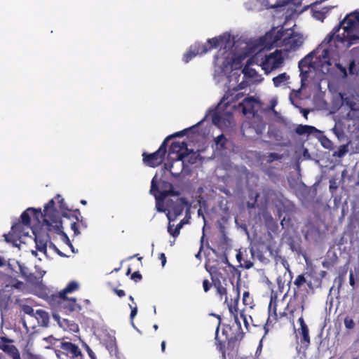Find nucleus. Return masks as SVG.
<instances>
[{"instance_id": "6e6552de", "label": "nucleus", "mask_w": 359, "mask_h": 359, "mask_svg": "<svg viewBox=\"0 0 359 359\" xmlns=\"http://www.w3.org/2000/svg\"><path fill=\"white\" fill-rule=\"evenodd\" d=\"M285 36V30L283 27L280 29L273 27L263 36L259 38V45L262 49L271 50L273 47H281L280 41Z\"/></svg>"}, {"instance_id": "09e8293b", "label": "nucleus", "mask_w": 359, "mask_h": 359, "mask_svg": "<svg viewBox=\"0 0 359 359\" xmlns=\"http://www.w3.org/2000/svg\"><path fill=\"white\" fill-rule=\"evenodd\" d=\"M355 60H353L348 64L349 74H355Z\"/></svg>"}, {"instance_id": "f257e3e1", "label": "nucleus", "mask_w": 359, "mask_h": 359, "mask_svg": "<svg viewBox=\"0 0 359 359\" xmlns=\"http://www.w3.org/2000/svg\"><path fill=\"white\" fill-rule=\"evenodd\" d=\"M233 290L236 291V296L226 304L230 313L233 316L234 324L223 325L222 336L219 335L220 321H219L215 333V346L216 349L221 353V359H226L227 356L233 355L238 351L241 341L244 337L245 333L243 331L241 322L238 318V304L240 299L239 287L236 286Z\"/></svg>"}, {"instance_id": "f704fd0d", "label": "nucleus", "mask_w": 359, "mask_h": 359, "mask_svg": "<svg viewBox=\"0 0 359 359\" xmlns=\"http://www.w3.org/2000/svg\"><path fill=\"white\" fill-rule=\"evenodd\" d=\"M294 0H276L274 4H268L269 8H278L286 6L289 4L294 3Z\"/></svg>"}, {"instance_id": "864d4df0", "label": "nucleus", "mask_w": 359, "mask_h": 359, "mask_svg": "<svg viewBox=\"0 0 359 359\" xmlns=\"http://www.w3.org/2000/svg\"><path fill=\"white\" fill-rule=\"evenodd\" d=\"M113 291L114 292V293H116V294L118 297H119L121 298L126 296V292L123 290H119V289H117V288H114Z\"/></svg>"}, {"instance_id": "6e6d98bb", "label": "nucleus", "mask_w": 359, "mask_h": 359, "mask_svg": "<svg viewBox=\"0 0 359 359\" xmlns=\"http://www.w3.org/2000/svg\"><path fill=\"white\" fill-rule=\"evenodd\" d=\"M23 311L25 313L33 316L34 315V309L32 307L29 306H25L23 309Z\"/></svg>"}, {"instance_id": "13d9d810", "label": "nucleus", "mask_w": 359, "mask_h": 359, "mask_svg": "<svg viewBox=\"0 0 359 359\" xmlns=\"http://www.w3.org/2000/svg\"><path fill=\"white\" fill-rule=\"evenodd\" d=\"M349 284L352 287H355V281L353 273L352 271L349 273Z\"/></svg>"}, {"instance_id": "f3484780", "label": "nucleus", "mask_w": 359, "mask_h": 359, "mask_svg": "<svg viewBox=\"0 0 359 359\" xmlns=\"http://www.w3.org/2000/svg\"><path fill=\"white\" fill-rule=\"evenodd\" d=\"M53 318L57 322L60 327H62L65 330H69L70 332L79 331V326L74 321L62 318L60 314L57 313H53Z\"/></svg>"}, {"instance_id": "412c9836", "label": "nucleus", "mask_w": 359, "mask_h": 359, "mask_svg": "<svg viewBox=\"0 0 359 359\" xmlns=\"http://www.w3.org/2000/svg\"><path fill=\"white\" fill-rule=\"evenodd\" d=\"M212 280H213V286L216 289L217 294L219 296L220 300H224V302H227L229 298L227 296L226 288L222 285L221 281L218 278L215 279L212 277Z\"/></svg>"}, {"instance_id": "4c0bfd02", "label": "nucleus", "mask_w": 359, "mask_h": 359, "mask_svg": "<svg viewBox=\"0 0 359 359\" xmlns=\"http://www.w3.org/2000/svg\"><path fill=\"white\" fill-rule=\"evenodd\" d=\"M181 228V225H178L175 228H174L173 225L169 224L168 226V231L172 235L173 237H176L180 234V229Z\"/></svg>"}, {"instance_id": "a211bd4d", "label": "nucleus", "mask_w": 359, "mask_h": 359, "mask_svg": "<svg viewBox=\"0 0 359 359\" xmlns=\"http://www.w3.org/2000/svg\"><path fill=\"white\" fill-rule=\"evenodd\" d=\"M257 101L256 99L253 97H249L245 98L243 102L240 104V107L242 108V111L243 114L248 115L252 114L255 115L256 112L255 109V104Z\"/></svg>"}, {"instance_id": "338daca9", "label": "nucleus", "mask_w": 359, "mask_h": 359, "mask_svg": "<svg viewBox=\"0 0 359 359\" xmlns=\"http://www.w3.org/2000/svg\"><path fill=\"white\" fill-rule=\"evenodd\" d=\"M236 259L240 263H241L242 255L241 252L236 255Z\"/></svg>"}, {"instance_id": "b1692460", "label": "nucleus", "mask_w": 359, "mask_h": 359, "mask_svg": "<svg viewBox=\"0 0 359 359\" xmlns=\"http://www.w3.org/2000/svg\"><path fill=\"white\" fill-rule=\"evenodd\" d=\"M316 130L314 126H306V125H298L295 128V133L299 135H303L305 134H311Z\"/></svg>"}, {"instance_id": "58836bf2", "label": "nucleus", "mask_w": 359, "mask_h": 359, "mask_svg": "<svg viewBox=\"0 0 359 359\" xmlns=\"http://www.w3.org/2000/svg\"><path fill=\"white\" fill-rule=\"evenodd\" d=\"M168 196V190L160 191L157 196H156V201H157V205L158 202H163L166 197Z\"/></svg>"}, {"instance_id": "e433bc0d", "label": "nucleus", "mask_w": 359, "mask_h": 359, "mask_svg": "<svg viewBox=\"0 0 359 359\" xmlns=\"http://www.w3.org/2000/svg\"><path fill=\"white\" fill-rule=\"evenodd\" d=\"M344 324L346 330H353L355 327V323L353 319L347 316L344 320Z\"/></svg>"}, {"instance_id": "c756f323", "label": "nucleus", "mask_w": 359, "mask_h": 359, "mask_svg": "<svg viewBox=\"0 0 359 359\" xmlns=\"http://www.w3.org/2000/svg\"><path fill=\"white\" fill-rule=\"evenodd\" d=\"M79 288V285L75 281L69 282L67 285L59 293L67 295V293L72 292Z\"/></svg>"}, {"instance_id": "49530a36", "label": "nucleus", "mask_w": 359, "mask_h": 359, "mask_svg": "<svg viewBox=\"0 0 359 359\" xmlns=\"http://www.w3.org/2000/svg\"><path fill=\"white\" fill-rule=\"evenodd\" d=\"M130 278L135 283H137L142 280V276L139 271H135L131 274Z\"/></svg>"}, {"instance_id": "9d476101", "label": "nucleus", "mask_w": 359, "mask_h": 359, "mask_svg": "<svg viewBox=\"0 0 359 359\" xmlns=\"http://www.w3.org/2000/svg\"><path fill=\"white\" fill-rule=\"evenodd\" d=\"M283 61L282 50H276L273 53L265 56L262 62V66L265 71H272L280 67Z\"/></svg>"}, {"instance_id": "774afa93", "label": "nucleus", "mask_w": 359, "mask_h": 359, "mask_svg": "<svg viewBox=\"0 0 359 359\" xmlns=\"http://www.w3.org/2000/svg\"><path fill=\"white\" fill-rule=\"evenodd\" d=\"M49 247L52 249H53L54 250H56L57 248L56 247V245L53 243L52 242H49Z\"/></svg>"}, {"instance_id": "a18cd8bd", "label": "nucleus", "mask_w": 359, "mask_h": 359, "mask_svg": "<svg viewBox=\"0 0 359 359\" xmlns=\"http://www.w3.org/2000/svg\"><path fill=\"white\" fill-rule=\"evenodd\" d=\"M213 285V282L210 283L208 279H205L203 281V287L205 292H207L210 290L211 287Z\"/></svg>"}, {"instance_id": "4be33fe9", "label": "nucleus", "mask_w": 359, "mask_h": 359, "mask_svg": "<svg viewBox=\"0 0 359 359\" xmlns=\"http://www.w3.org/2000/svg\"><path fill=\"white\" fill-rule=\"evenodd\" d=\"M298 334L300 336L301 348L306 349L310 344V337L309 328H303L298 330Z\"/></svg>"}, {"instance_id": "de8ad7c7", "label": "nucleus", "mask_w": 359, "mask_h": 359, "mask_svg": "<svg viewBox=\"0 0 359 359\" xmlns=\"http://www.w3.org/2000/svg\"><path fill=\"white\" fill-rule=\"evenodd\" d=\"M130 306V308L131 309V312H130V318L131 320V323L132 325L134 326V323H133V319L135 318V316L137 315V306H134L133 307L131 305H129Z\"/></svg>"}, {"instance_id": "39448f33", "label": "nucleus", "mask_w": 359, "mask_h": 359, "mask_svg": "<svg viewBox=\"0 0 359 359\" xmlns=\"http://www.w3.org/2000/svg\"><path fill=\"white\" fill-rule=\"evenodd\" d=\"M231 96H232V94L229 95V93L226 92L217 107L210 110L212 123L219 128L226 126V123L228 124L231 123L233 119V113L231 111L226 112L224 107H228L231 102L239 100L243 96V93H238L235 97L232 98H230Z\"/></svg>"}, {"instance_id": "c85d7f7f", "label": "nucleus", "mask_w": 359, "mask_h": 359, "mask_svg": "<svg viewBox=\"0 0 359 359\" xmlns=\"http://www.w3.org/2000/svg\"><path fill=\"white\" fill-rule=\"evenodd\" d=\"M25 226H26L25 224H23L22 223H21L20 220H18V222H15L12 225L11 229L13 231H15V233H16L18 236H20L21 237L22 236H24L26 234L24 232Z\"/></svg>"}, {"instance_id": "72a5a7b5", "label": "nucleus", "mask_w": 359, "mask_h": 359, "mask_svg": "<svg viewBox=\"0 0 359 359\" xmlns=\"http://www.w3.org/2000/svg\"><path fill=\"white\" fill-rule=\"evenodd\" d=\"M226 142L227 139L224 134H221L215 138V143L221 149L226 148Z\"/></svg>"}, {"instance_id": "603ef678", "label": "nucleus", "mask_w": 359, "mask_h": 359, "mask_svg": "<svg viewBox=\"0 0 359 359\" xmlns=\"http://www.w3.org/2000/svg\"><path fill=\"white\" fill-rule=\"evenodd\" d=\"M313 16L318 20H323L325 18V13L321 11H315L313 13Z\"/></svg>"}, {"instance_id": "9b49d317", "label": "nucleus", "mask_w": 359, "mask_h": 359, "mask_svg": "<svg viewBox=\"0 0 359 359\" xmlns=\"http://www.w3.org/2000/svg\"><path fill=\"white\" fill-rule=\"evenodd\" d=\"M303 42V37L300 34L292 32L290 36L282 39L280 46L285 47L284 50L289 52L296 50L302 45Z\"/></svg>"}, {"instance_id": "3c124183", "label": "nucleus", "mask_w": 359, "mask_h": 359, "mask_svg": "<svg viewBox=\"0 0 359 359\" xmlns=\"http://www.w3.org/2000/svg\"><path fill=\"white\" fill-rule=\"evenodd\" d=\"M241 266L249 269L253 266V262L250 260H244L243 264L241 263Z\"/></svg>"}, {"instance_id": "c03bdc74", "label": "nucleus", "mask_w": 359, "mask_h": 359, "mask_svg": "<svg viewBox=\"0 0 359 359\" xmlns=\"http://www.w3.org/2000/svg\"><path fill=\"white\" fill-rule=\"evenodd\" d=\"M282 158V155L278 153H270L268 156L269 161H273L277 160H280Z\"/></svg>"}, {"instance_id": "7ed1b4c3", "label": "nucleus", "mask_w": 359, "mask_h": 359, "mask_svg": "<svg viewBox=\"0 0 359 359\" xmlns=\"http://www.w3.org/2000/svg\"><path fill=\"white\" fill-rule=\"evenodd\" d=\"M310 276L308 273H302L298 275L294 280V287L293 288V294L290 297L289 302L287 304L285 311L290 315V319L294 321L296 315L303 314L304 310V303L306 294H302L300 292L302 287L306 285L309 292H313L316 287H320L321 285V280L316 278L314 283L311 280H308L307 277Z\"/></svg>"}, {"instance_id": "7c9ffc66", "label": "nucleus", "mask_w": 359, "mask_h": 359, "mask_svg": "<svg viewBox=\"0 0 359 359\" xmlns=\"http://www.w3.org/2000/svg\"><path fill=\"white\" fill-rule=\"evenodd\" d=\"M289 79V76L286 73H282L273 79V84L276 87L280 86L282 83Z\"/></svg>"}, {"instance_id": "a19ab883", "label": "nucleus", "mask_w": 359, "mask_h": 359, "mask_svg": "<svg viewBox=\"0 0 359 359\" xmlns=\"http://www.w3.org/2000/svg\"><path fill=\"white\" fill-rule=\"evenodd\" d=\"M37 314L43 319V323L47 324L48 322V313L44 311H37Z\"/></svg>"}, {"instance_id": "4d7b16f0", "label": "nucleus", "mask_w": 359, "mask_h": 359, "mask_svg": "<svg viewBox=\"0 0 359 359\" xmlns=\"http://www.w3.org/2000/svg\"><path fill=\"white\" fill-rule=\"evenodd\" d=\"M299 316H300V317L298 319V322H299V323L300 325V328L299 329H303V328L308 327L306 324L304 322V320L303 318L302 314L299 315Z\"/></svg>"}, {"instance_id": "e2e57ef3", "label": "nucleus", "mask_w": 359, "mask_h": 359, "mask_svg": "<svg viewBox=\"0 0 359 359\" xmlns=\"http://www.w3.org/2000/svg\"><path fill=\"white\" fill-rule=\"evenodd\" d=\"M55 251L57 253L58 255H60L62 257H67V255L62 252L58 248L55 250Z\"/></svg>"}, {"instance_id": "79ce46f5", "label": "nucleus", "mask_w": 359, "mask_h": 359, "mask_svg": "<svg viewBox=\"0 0 359 359\" xmlns=\"http://www.w3.org/2000/svg\"><path fill=\"white\" fill-rule=\"evenodd\" d=\"M336 67L337 68V69L341 72V74H342V76L344 78H346L347 76V71H346V68L345 67L343 66V65H341V63H336Z\"/></svg>"}, {"instance_id": "f8f14e48", "label": "nucleus", "mask_w": 359, "mask_h": 359, "mask_svg": "<svg viewBox=\"0 0 359 359\" xmlns=\"http://www.w3.org/2000/svg\"><path fill=\"white\" fill-rule=\"evenodd\" d=\"M33 234L34 235V242L36 250L46 255L48 243H49L50 240L49 233L41 229L39 231H33Z\"/></svg>"}, {"instance_id": "5701e85b", "label": "nucleus", "mask_w": 359, "mask_h": 359, "mask_svg": "<svg viewBox=\"0 0 359 359\" xmlns=\"http://www.w3.org/2000/svg\"><path fill=\"white\" fill-rule=\"evenodd\" d=\"M169 149L170 153H176L178 155L184 149L188 151L187 144L185 142L175 141L172 142Z\"/></svg>"}, {"instance_id": "2eb2a0df", "label": "nucleus", "mask_w": 359, "mask_h": 359, "mask_svg": "<svg viewBox=\"0 0 359 359\" xmlns=\"http://www.w3.org/2000/svg\"><path fill=\"white\" fill-rule=\"evenodd\" d=\"M208 51L206 43L196 42L191 45L189 50L184 54L183 60L184 62L187 63L195 56L206 53Z\"/></svg>"}, {"instance_id": "473e14b6", "label": "nucleus", "mask_w": 359, "mask_h": 359, "mask_svg": "<svg viewBox=\"0 0 359 359\" xmlns=\"http://www.w3.org/2000/svg\"><path fill=\"white\" fill-rule=\"evenodd\" d=\"M253 299L250 297L248 291L244 292L243 294V303L245 306H248L250 309L253 307Z\"/></svg>"}, {"instance_id": "8fccbe9b", "label": "nucleus", "mask_w": 359, "mask_h": 359, "mask_svg": "<svg viewBox=\"0 0 359 359\" xmlns=\"http://www.w3.org/2000/svg\"><path fill=\"white\" fill-rule=\"evenodd\" d=\"M86 350L89 357L91 359H97L95 353L93 351V350L87 344H86Z\"/></svg>"}, {"instance_id": "0e129e2a", "label": "nucleus", "mask_w": 359, "mask_h": 359, "mask_svg": "<svg viewBox=\"0 0 359 359\" xmlns=\"http://www.w3.org/2000/svg\"><path fill=\"white\" fill-rule=\"evenodd\" d=\"M55 251L57 253L58 255H60L62 257H67V255L62 252L58 248L55 250Z\"/></svg>"}, {"instance_id": "c9c22d12", "label": "nucleus", "mask_w": 359, "mask_h": 359, "mask_svg": "<svg viewBox=\"0 0 359 359\" xmlns=\"http://www.w3.org/2000/svg\"><path fill=\"white\" fill-rule=\"evenodd\" d=\"M159 191H160L158 190V186L157 182L156 180V177H154L151 180V188H150L149 192L151 195H153L156 198V196L158 195Z\"/></svg>"}, {"instance_id": "2f4dec72", "label": "nucleus", "mask_w": 359, "mask_h": 359, "mask_svg": "<svg viewBox=\"0 0 359 359\" xmlns=\"http://www.w3.org/2000/svg\"><path fill=\"white\" fill-rule=\"evenodd\" d=\"M22 355L25 359H44L41 355L34 354L31 352L29 348L28 347V344L25 346Z\"/></svg>"}, {"instance_id": "6ab92c4d", "label": "nucleus", "mask_w": 359, "mask_h": 359, "mask_svg": "<svg viewBox=\"0 0 359 359\" xmlns=\"http://www.w3.org/2000/svg\"><path fill=\"white\" fill-rule=\"evenodd\" d=\"M62 216L65 218L69 219L70 217H73L75 219V221H73L71 222L70 226L71 229L74 231V235H79L80 233V231L79 230V225L77 224V222H79V216H81V212L79 209H76L73 212L71 210H68L67 212H62Z\"/></svg>"}, {"instance_id": "bb28decb", "label": "nucleus", "mask_w": 359, "mask_h": 359, "mask_svg": "<svg viewBox=\"0 0 359 359\" xmlns=\"http://www.w3.org/2000/svg\"><path fill=\"white\" fill-rule=\"evenodd\" d=\"M4 236L5 241L7 243H12L13 245H14V246H18L17 242L21 238L16 233H15V231H13L12 229L11 230V231L8 233L4 234Z\"/></svg>"}, {"instance_id": "aec40b11", "label": "nucleus", "mask_w": 359, "mask_h": 359, "mask_svg": "<svg viewBox=\"0 0 359 359\" xmlns=\"http://www.w3.org/2000/svg\"><path fill=\"white\" fill-rule=\"evenodd\" d=\"M188 205V201L186 198L181 197L170 206V210L175 217L180 215L184 210V206Z\"/></svg>"}, {"instance_id": "680f3d73", "label": "nucleus", "mask_w": 359, "mask_h": 359, "mask_svg": "<svg viewBox=\"0 0 359 359\" xmlns=\"http://www.w3.org/2000/svg\"><path fill=\"white\" fill-rule=\"evenodd\" d=\"M240 315H241V317L243 320V323L245 324V327L248 329V323L247 318H246L245 315L244 314V311H241L240 313Z\"/></svg>"}, {"instance_id": "20e7f679", "label": "nucleus", "mask_w": 359, "mask_h": 359, "mask_svg": "<svg viewBox=\"0 0 359 359\" xmlns=\"http://www.w3.org/2000/svg\"><path fill=\"white\" fill-rule=\"evenodd\" d=\"M55 201L57 202L58 208L62 210L64 209V199L57 194L54 199H51L44 205V222L46 229L48 231H55L63 236L65 242L72 249L74 248L67 234L62 231V221L60 217V212L55 207Z\"/></svg>"}, {"instance_id": "052dcab7", "label": "nucleus", "mask_w": 359, "mask_h": 359, "mask_svg": "<svg viewBox=\"0 0 359 359\" xmlns=\"http://www.w3.org/2000/svg\"><path fill=\"white\" fill-rule=\"evenodd\" d=\"M158 258L161 261L162 266H164L165 265V264H166V257H165V255L163 252L160 253L159 256H158Z\"/></svg>"}, {"instance_id": "cd10ccee", "label": "nucleus", "mask_w": 359, "mask_h": 359, "mask_svg": "<svg viewBox=\"0 0 359 359\" xmlns=\"http://www.w3.org/2000/svg\"><path fill=\"white\" fill-rule=\"evenodd\" d=\"M222 41L223 38L222 36L208 39L207 40V46L208 50L217 48Z\"/></svg>"}, {"instance_id": "69168bd1", "label": "nucleus", "mask_w": 359, "mask_h": 359, "mask_svg": "<svg viewBox=\"0 0 359 359\" xmlns=\"http://www.w3.org/2000/svg\"><path fill=\"white\" fill-rule=\"evenodd\" d=\"M4 265H6V261L3 257H0V266H3Z\"/></svg>"}, {"instance_id": "f03ea898", "label": "nucleus", "mask_w": 359, "mask_h": 359, "mask_svg": "<svg viewBox=\"0 0 359 359\" xmlns=\"http://www.w3.org/2000/svg\"><path fill=\"white\" fill-rule=\"evenodd\" d=\"M359 25V12L348 14L338 25L325 38L323 43L330 44L332 41L337 48H348L359 41L355 33Z\"/></svg>"}, {"instance_id": "1a4fd4ad", "label": "nucleus", "mask_w": 359, "mask_h": 359, "mask_svg": "<svg viewBox=\"0 0 359 359\" xmlns=\"http://www.w3.org/2000/svg\"><path fill=\"white\" fill-rule=\"evenodd\" d=\"M167 151L165 142H163L158 149L151 154L144 152L142 154V161L144 163L149 167L156 168L160 165L164 160Z\"/></svg>"}, {"instance_id": "0eeeda50", "label": "nucleus", "mask_w": 359, "mask_h": 359, "mask_svg": "<svg viewBox=\"0 0 359 359\" xmlns=\"http://www.w3.org/2000/svg\"><path fill=\"white\" fill-rule=\"evenodd\" d=\"M55 354L60 359H83V355L77 345L62 339L57 346Z\"/></svg>"}, {"instance_id": "ea45409f", "label": "nucleus", "mask_w": 359, "mask_h": 359, "mask_svg": "<svg viewBox=\"0 0 359 359\" xmlns=\"http://www.w3.org/2000/svg\"><path fill=\"white\" fill-rule=\"evenodd\" d=\"M347 151V146L342 145L338 149L337 151L334 152V156L341 158L343 157Z\"/></svg>"}, {"instance_id": "393cba45", "label": "nucleus", "mask_w": 359, "mask_h": 359, "mask_svg": "<svg viewBox=\"0 0 359 359\" xmlns=\"http://www.w3.org/2000/svg\"><path fill=\"white\" fill-rule=\"evenodd\" d=\"M348 263H346L345 265H344L343 266H341L339 269V275L338 276L335 278V282H338L339 283V287H340L344 281V279H345V276L347 273V271H348Z\"/></svg>"}, {"instance_id": "bf43d9fd", "label": "nucleus", "mask_w": 359, "mask_h": 359, "mask_svg": "<svg viewBox=\"0 0 359 359\" xmlns=\"http://www.w3.org/2000/svg\"><path fill=\"white\" fill-rule=\"evenodd\" d=\"M272 306H273L274 315L276 316H277V314H276V303L275 302L274 304H273V299L271 298V302H270L269 305V311H271V310L272 309Z\"/></svg>"}, {"instance_id": "423d86ee", "label": "nucleus", "mask_w": 359, "mask_h": 359, "mask_svg": "<svg viewBox=\"0 0 359 359\" xmlns=\"http://www.w3.org/2000/svg\"><path fill=\"white\" fill-rule=\"evenodd\" d=\"M48 302L53 310V313L70 314L81 311V306L76 302L75 298H68L67 295L60 293L52 294Z\"/></svg>"}, {"instance_id": "dca6fc26", "label": "nucleus", "mask_w": 359, "mask_h": 359, "mask_svg": "<svg viewBox=\"0 0 359 359\" xmlns=\"http://www.w3.org/2000/svg\"><path fill=\"white\" fill-rule=\"evenodd\" d=\"M30 214H32L37 220L39 221V217L43 218V224L42 226H46V224L44 222V211L42 212L40 208L36 209L34 208H28L26 210H25L20 216L21 221L20 222L25 224L27 228L30 227L31 225V217Z\"/></svg>"}, {"instance_id": "4468645a", "label": "nucleus", "mask_w": 359, "mask_h": 359, "mask_svg": "<svg viewBox=\"0 0 359 359\" xmlns=\"http://www.w3.org/2000/svg\"><path fill=\"white\" fill-rule=\"evenodd\" d=\"M13 342V339L6 337H1L0 349L12 358V359H21L20 352L17 347L12 344Z\"/></svg>"}, {"instance_id": "ddd939ff", "label": "nucleus", "mask_w": 359, "mask_h": 359, "mask_svg": "<svg viewBox=\"0 0 359 359\" xmlns=\"http://www.w3.org/2000/svg\"><path fill=\"white\" fill-rule=\"evenodd\" d=\"M198 155L196 152H194L193 151H190L189 153L184 152V153L179 154L178 155H177V158H176L175 161L176 162L182 161V168L181 169V171L180 172H172V168H173L174 165L172 164L171 166H170V173L172 175H175L176 177L179 176L180 172L182 171L184 165L185 164L193 165V164L196 163V161H197V159H198Z\"/></svg>"}, {"instance_id": "a878e982", "label": "nucleus", "mask_w": 359, "mask_h": 359, "mask_svg": "<svg viewBox=\"0 0 359 359\" xmlns=\"http://www.w3.org/2000/svg\"><path fill=\"white\" fill-rule=\"evenodd\" d=\"M201 122L198 123L195 126H193L192 127H190L189 128H186V129H184L180 132H177L172 135H170L169 136H168L164 140L163 142H165V143L167 144L168 141L171 139V138H173V137H182L184 135H185L189 131H194L195 130L198 126L200 124Z\"/></svg>"}, {"instance_id": "5fc2aeb1", "label": "nucleus", "mask_w": 359, "mask_h": 359, "mask_svg": "<svg viewBox=\"0 0 359 359\" xmlns=\"http://www.w3.org/2000/svg\"><path fill=\"white\" fill-rule=\"evenodd\" d=\"M169 186L170 187V189H168V196H178L180 194L179 191H175L173 189L172 185L171 184H169Z\"/></svg>"}, {"instance_id": "37998d69", "label": "nucleus", "mask_w": 359, "mask_h": 359, "mask_svg": "<svg viewBox=\"0 0 359 359\" xmlns=\"http://www.w3.org/2000/svg\"><path fill=\"white\" fill-rule=\"evenodd\" d=\"M312 57H313V53H311L309 55H307L304 59L300 60V62H299V68H302V67H305L308 62V60Z\"/></svg>"}]
</instances>
